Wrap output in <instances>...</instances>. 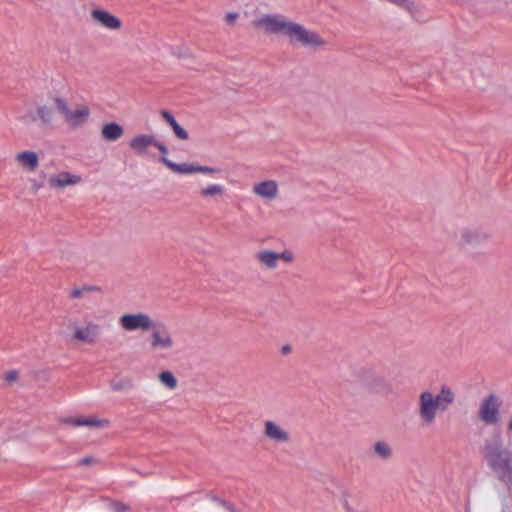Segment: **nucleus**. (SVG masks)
<instances>
[{
	"label": "nucleus",
	"mask_w": 512,
	"mask_h": 512,
	"mask_svg": "<svg viewBox=\"0 0 512 512\" xmlns=\"http://www.w3.org/2000/svg\"><path fill=\"white\" fill-rule=\"evenodd\" d=\"M455 402V393L448 385H442L437 394L430 390H424L419 394L417 402V414L420 423L431 426L435 423L437 414L445 412Z\"/></svg>",
	"instance_id": "f257e3e1"
},
{
	"label": "nucleus",
	"mask_w": 512,
	"mask_h": 512,
	"mask_svg": "<svg viewBox=\"0 0 512 512\" xmlns=\"http://www.w3.org/2000/svg\"><path fill=\"white\" fill-rule=\"evenodd\" d=\"M103 333L102 326L88 317L82 320L69 319L61 327L59 334L75 344L94 345Z\"/></svg>",
	"instance_id": "f03ea898"
},
{
	"label": "nucleus",
	"mask_w": 512,
	"mask_h": 512,
	"mask_svg": "<svg viewBox=\"0 0 512 512\" xmlns=\"http://www.w3.org/2000/svg\"><path fill=\"white\" fill-rule=\"evenodd\" d=\"M485 459L498 479L512 486V450L489 444L485 447Z\"/></svg>",
	"instance_id": "7ed1b4c3"
},
{
	"label": "nucleus",
	"mask_w": 512,
	"mask_h": 512,
	"mask_svg": "<svg viewBox=\"0 0 512 512\" xmlns=\"http://www.w3.org/2000/svg\"><path fill=\"white\" fill-rule=\"evenodd\" d=\"M287 41L296 47L317 51L323 49L327 45V41L315 30L291 21Z\"/></svg>",
	"instance_id": "20e7f679"
},
{
	"label": "nucleus",
	"mask_w": 512,
	"mask_h": 512,
	"mask_svg": "<svg viewBox=\"0 0 512 512\" xmlns=\"http://www.w3.org/2000/svg\"><path fill=\"white\" fill-rule=\"evenodd\" d=\"M54 104L58 113L62 116L64 123L71 130L82 128L89 120L91 111L85 104H78L71 107L66 99L57 97Z\"/></svg>",
	"instance_id": "39448f33"
},
{
	"label": "nucleus",
	"mask_w": 512,
	"mask_h": 512,
	"mask_svg": "<svg viewBox=\"0 0 512 512\" xmlns=\"http://www.w3.org/2000/svg\"><path fill=\"white\" fill-rule=\"evenodd\" d=\"M148 349L151 353L164 355L173 349L175 342L168 327L162 323H154L153 328L149 330Z\"/></svg>",
	"instance_id": "423d86ee"
},
{
	"label": "nucleus",
	"mask_w": 512,
	"mask_h": 512,
	"mask_svg": "<svg viewBox=\"0 0 512 512\" xmlns=\"http://www.w3.org/2000/svg\"><path fill=\"white\" fill-rule=\"evenodd\" d=\"M292 20L280 14H265L256 18L254 28L269 35H279L286 38Z\"/></svg>",
	"instance_id": "0eeeda50"
},
{
	"label": "nucleus",
	"mask_w": 512,
	"mask_h": 512,
	"mask_svg": "<svg viewBox=\"0 0 512 512\" xmlns=\"http://www.w3.org/2000/svg\"><path fill=\"white\" fill-rule=\"evenodd\" d=\"M354 375L363 387L375 393L386 394L390 390V385L385 383L383 375L373 367L363 366L357 369Z\"/></svg>",
	"instance_id": "6e6552de"
},
{
	"label": "nucleus",
	"mask_w": 512,
	"mask_h": 512,
	"mask_svg": "<svg viewBox=\"0 0 512 512\" xmlns=\"http://www.w3.org/2000/svg\"><path fill=\"white\" fill-rule=\"evenodd\" d=\"M252 195L266 205H270L280 198V185L272 178L256 180L251 185Z\"/></svg>",
	"instance_id": "1a4fd4ad"
},
{
	"label": "nucleus",
	"mask_w": 512,
	"mask_h": 512,
	"mask_svg": "<svg viewBox=\"0 0 512 512\" xmlns=\"http://www.w3.org/2000/svg\"><path fill=\"white\" fill-rule=\"evenodd\" d=\"M502 400L495 394H490L480 402L478 409L479 419L487 426H497L501 422L500 408Z\"/></svg>",
	"instance_id": "9d476101"
},
{
	"label": "nucleus",
	"mask_w": 512,
	"mask_h": 512,
	"mask_svg": "<svg viewBox=\"0 0 512 512\" xmlns=\"http://www.w3.org/2000/svg\"><path fill=\"white\" fill-rule=\"evenodd\" d=\"M154 323L152 317L144 312L125 313L118 319L119 326L126 332H146L153 328Z\"/></svg>",
	"instance_id": "9b49d317"
},
{
	"label": "nucleus",
	"mask_w": 512,
	"mask_h": 512,
	"mask_svg": "<svg viewBox=\"0 0 512 512\" xmlns=\"http://www.w3.org/2000/svg\"><path fill=\"white\" fill-rule=\"evenodd\" d=\"M262 435L265 440L275 446L287 445L291 441L288 430L275 420H265L263 422Z\"/></svg>",
	"instance_id": "f8f14e48"
},
{
	"label": "nucleus",
	"mask_w": 512,
	"mask_h": 512,
	"mask_svg": "<svg viewBox=\"0 0 512 512\" xmlns=\"http://www.w3.org/2000/svg\"><path fill=\"white\" fill-rule=\"evenodd\" d=\"M130 149L138 156H144L151 147L157 148L162 155L168 154L167 147L159 142L152 134H139L134 136L129 143Z\"/></svg>",
	"instance_id": "ddd939ff"
},
{
	"label": "nucleus",
	"mask_w": 512,
	"mask_h": 512,
	"mask_svg": "<svg viewBox=\"0 0 512 512\" xmlns=\"http://www.w3.org/2000/svg\"><path fill=\"white\" fill-rule=\"evenodd\" d=\"M90 17L94 25L111 32H119L123 27V22L118 16L103 8L92 9Z\"/></svg>",
	"instance_id": "4468645a"
},
{
	"label": "nucleus",
	"mask_w": 512,
	"mask_h": 512,
	"mask_svg": "<svg viewBox=\"0 0 512 512\" xmlns=\"http://www.w3.org/2000/svg\"><path fill=\"white\" fill-rule=\"evenodd\" d=\"M255 258L262 266L271 270L277 267L278 261L292 263L295 256L290 249H285L280 253L263 249L256 253Z\"/></svg>",
	"instance_id": "2eb2a0df"
},
{
	"label": "nucleus",
	"mask_w": 512,
	"mask_h": 512,
	"mask_svg": "<svg viewBox=\"0 0 512 512\" xmlns=\"http://www.w3.org/2000/svg\"><path fill=\"white\" fill-rule=\"evenodd\" d=\"M83 179L80 175L69 171H59L48 177V186L53 190H63L67 187L76 186L82 183Z\"/></svg>",
	"instance_id": "dca6fc26"
},
{
	"label": "nucleus",
	"mask_w": 512,
	"mask_h": 512,
	"mask_svg": "<svg viewBox=\"0 0 512 512\" xmlns=\"http://www.w3.org/2000/svg\"><path fill=\"white\" fill-rule=\"evenodd\" d=\"M489 239V234L474 228V227H463L459 230L458 241L462 247L476 246Z\"/></svg>",
	"instance_id": "f3484780"
},
{
	"label": "nucleus",
	"mask_w": 512,
	"mask_h": 512,
	"mask_svg": "<svg viewBox=\"0 0 512 512\" xmlns=\"http://www.w3.org/2000/svg\"><path fill=\"white\" fill-rule=\"evenodd\" d=\"M14 160L17 166L27 173H34L40 164L38 154L32 150H23L16 153Z\"/></svg>",
	"instance_id": "a211bd4d"
},
{
	"label": "nucleus",
	"mask_w": 512,
	"mask_h": 512,
	"mask_svg": "<svg viewBox=\"0 0 512 512\" xmlns=\"http://www.w3.org/2000/svg\"><path fill=\"white\" fill-rule=\"evenodd\" d=\"M63 422L73 427L87 426L96 429H105L110 426V421L108 419L99 418L97 416L70 417L65 419Z\"/></svg>",
	"instance_id": "6ab92c4d"
},
{
	"label": "nucleus",
	"mask_w": 512,
	"mask_h": 512,
	"mask_svg": "<svg viewBox=\"0 0 512 512\" xmlns=\"http://www.w3.org/2000/svg\"><path fill=\"white\" fill-rule=\"evenodd\" d=\"M225 187L217 183H198L199 197L205 200L222 198L225 195Z\"/></svg>",
	"instance_id": "aec40b11"
},
{
	"label": "nucleus",
	"mask_w": 512,
	"mask_h": 512,
	"mask_svg": "<svg viewBox=\"0 0 512 512\" xmlns=\"http://www.w3.org/2000/svg\"><path fill=\"white\" fill-rule=\"evenodd\" d=\"M124 134L123 128L117 123H108L101 129L102 137L107 141H116Z\"/></svg>",
	"instance_id": "412c9836"
},
{
	"label": "nucleus",
	"mask_w": 512,
	"mask_h": 512,
	"mask_svg": "<svg viewBox=\"0 0 512 512\" xmlns=\"http://www.w3.org/2000/svg\"><path fill=\"white\" fill-rule=\"evenodd\" d=\"M161 116L171 126L177 138L181 140H187L189 138L188 132L177 123L170 112L163 110L161 111Z\"/></svg>",
	"instance_id": "4be33fe9"
},
{
	"label": "nucleus",
	"mask_w": 512,
	"mask_h": 512,
	"mask_svg": "<svg viewBox=\"0 0 512 512\" xmlns=\"http://www.w3.org/2000/svg\"><path fill=\"white\" fill-rule=\"evenodd\" d=\"M372 450L374 455L381 460H389L393 456L392 446L384 440L376 441L372 446Z\"/></svg>",
	"instance_id": "5701e85b"
},
{
	"label": "nucleus",
	"mask_w": 512,
	"mask_h": 512,
	"mask_svg": "<svg viewBox=\"0 0 512 512\" xmlns=\"http://www.w3.org/2000/svg\"><path fill=\"white\" fill-rule=\"evenodd\" d=\"M167 168L177 174H190L192 173V165L188 163L177 164L167 158V155H162L159 159Z\"/></svg>",
	"instance_id": "b1692460"
},
{
	"label": "nucleus",
	"mask_w": 512,
	"mask_h": 512,
	"mask_svg": "<svg viewBox=\"0 0 512 512\" xmlns=\"http://www.w3.org/2000/svg\"><path fill=\"white\" fill-rule=\"evenodd\" d=\"M133 387V380L129 377H116L110 381V388L115 392L128 391Z\"/></svg>",
	"instance_id": "393cba45"
},
{
	"label": "nucleus",
	"mask_w": 512,
	"mask_h": 512,
	"mask_svg": "<svg viewBox=\"0 0 512 512\" xmlns=\"http://www.w3.org/2000/svg\"><path fill=\"white\" fill-rule=\"evenodd\" d=\"M35 113L37 114L38 121L43 125L51 124L53 120V109L48 105H36Z\"/></svg>",
	"instance_id": "a878e982"
},
{
	"label": "nucleus",
	"mask_w": 512,
	"mask_h": 512,
	"mask_svg": "<svg viewBox=\"0 0 512 512\" xmlns=\"http://www.w3.org/2000/svg\"><path fill=\"white\" fill-rule=\"evenodd\" d=\"M36 105H26L22 114L19 115V120L24 125H32L38 121L37 114L35 113Z\"/></svg>",
	"instance_id": "bb28decb"
},
{
	"label": "nucleus",
	"mask_w": 512,
	"mask_h": 512,
	"mask_svg": "<svg viewBox=\"0 0 512 512\" xmlns=\"http://www.w3.org/2000/svg\"><path fill=\"white\" fill-rule=\"evenodd\" d=\"M100 291V288L98 286H87V285H84V286H79V287H74L70 290L69 292V297L71 299H81L83 298L85 295L91 293V292H99Z\"/></svg>",
	"instance_id": "cd10ccee"
},
{
	"label": "nucleus",
	"mask_w": 512,
	"mask_h": 512,
	"mask_svg": "<svg viewBox=\"0 0 512 512\" xmlns=\"http://www.w3.org/2000/svg\"><path fill=\"white\" fill-rule=\"evenodd\" d=\"M158 379L162 385H164L166 388H168L170 390H174L177 387L178 382H177L176 377L173 375L172 372H170L168 370L162 371L161 373H159Z\"/></svg>",
	"instance_id": "c85d7f7f"
},
{
	"label": "nucleus",
	"mask_w": 512,
	"mask_h": 512,
	"mask_svg": "<svg viewBox=\"0 0 512 512\" xmlns=\"http://www.w3.org/2000/svg\"><path fill=\"white\" fill-rule=\"evenodd\" d=\"M220 173V169L215 166H206L201 164L194 163V174H203V175H216Z\"/></svg>",
	"instance_id": "c756f323"
},
{
	"label": "nucleus",
	"mask_w": 512,
	"mask_h": 512,
	"mask_svg": "<svg viewBox=\"0 0 512 512\" xmlns=\"http://www.w3.org/2000/svg\"><path fill=\"white\" fill-rule=\"evenodd\" d=\"M208 500L212 503L214 507H224L227 508L229 511H233L234 507L233 505H230L226 501L218 498L217 496L213 494L208 495Z\"/></svg>",
	"instance_id": "7c9ffc66"
},
{
	"label": "nucleus",
	"mask_w": 512,
	"mask_h": 512,
	"mask_svg": "<svg viewBox=\"0 0 512 512\" xmlns=\"http://www.w3.org/2000/svg\"><path fill=\"white\" fill-rule=\"evenodd\" d=\"M110 509L112 512H129L130 507L127 504L121 503V502H112L110 504Z\"/></svg>",
	"instance_id": "2f4dec72"
},
{
	"label": "nucleus",
	"mask_w": 512,
	"mask_h": 512,
	"mask_svg": "<svg viewBox=\"0 0 512 512\" xmlns=\"http://www.w3.org/2000/svg\"><path fill=\"white\" fill-rule=\"evenodd\" d=\"M238 17H239L238 13L230 12L225 15V21H226V23L233 25L236 22V20L238 19Z\"/></svg>",
	"instance_id": "473e14b6"
},
{
	"label": "nucleus",
	"mask_w": 512,
	"mask_h": 512,
	"mask_svg": "<svg viewBox=\"0 0 512 512\" xmlns=\"http://www.w3.org/2000/svg\"><path fill=\"white\" fill-rule=\"evenodd\" d=\"M173 54L178 57H185L188 55V49H182L181 47H174Z\"/></svg>",
	"instance_id": "72a5a7b5"
},
{
	"label": "nucleus",
	"mask_w": 512,
	"mask_h": 512,
	"mask_svg": "<svg viewBox=\"0 0 512 512\" xmlns=\"http://www.w3.org/2000/svg\"><path fill=\"white\" fill-rule=\"evenodd\" d=\"M17 377H18V374H17V372H15V371H11V372H9V373H7V374H6V379H7L8 381H14V380H16V379H17Z\"/></svg>",
	"instance_id": "f704fd0d"
},
{
	"label": "nucleus",
	"mask_w": 512,
	"mask_h": 512,
	"mask_svg": "<svg viewBox=\"0 0 512 512\" xmlns=\"http://www.w3.org/2000/svg\"><path fill=\"white\" fill-rule=\"evenodd\" d=\"M290 351H291V347L289 345H285L282 347L283 354H288V353H290Z\"/></svg>",
	"instance_id": "c9c22d12"
},
{
	"label": "nucleus",
	"mask_w": 512,
	"mask_h": 512,
	"mask_svg": "<svg viewBox=\"0 0 512 512\" xmlns=\"http://www.w3.org/2000/svg\"><path fill=\"white\" fill-rule=\"evenodd\" d=\"M200 510L203 512H208L206 506L203 504H200Z\"/></svg>",
	"instance_id": "e433bc0d"
}]
</instances>
